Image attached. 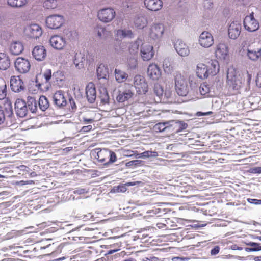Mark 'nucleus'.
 Here are the masks:
<instances>
[{
	"mask_svg": "<svg viewBox=\"0 0 261 261\" xmlns=\"http://www.w3.org/2000/svg\"><path fill=\"white\" fill-rule=\"evenodd\" d=\"M242 30L241 23L240 21L235 20L232 21L228 28V34L231 39H237L240 35Z\"/></svg>",
	"mask_w": 261,
	"mask_h": 261,
	"instance_id": "obj_15",
	"label": "nucleus"
},
{
	"mask_svg": "<svg viewBox=\"0 0 261 261\" xmlns=\"http://www.w3.org/2000/svg\"><path fill=\"white\" fill-rule=\"evenodd\" d=\"M133 32L130 30H118L115 33L117 39H122L126 37L132 38L133 37Z\"/></svg>",
	"mask_w": 261,
	"mask_h": 261,
	"instance_id": "obj_37",
	"label": "nucleus"
},
{
	"mask_svg": "<svg viewBox=\"0 0 261 261\" xmlns=\"http://www.w3.org/2000/svg\"><path fill=\"white\" fill-rule=\"evenodd\" d=\"M96 158L103 165H108L117 160L116 153L108 149H101L97 152Z\"/></svg>",
	"mask_w": 261,
	"mask_h": 261,
	"instance_id": "obj_5",
	"label": "nucleus"
},
{
	"mask_svg": "<svg viewBox=\"0 0 261 261\" xmlns=\"http://www.w3.org/2000/svg\"><path fill=\"white\" fill-rule=\"evenodd\" d=\"M23 49V45L19 41L13 42L10 46V51L14 55L20 54Z\"/></svg>",
	"mask_w": 261,
	"mask_h": 261,
	"instance_id": "obj_31",
	"label": "nucleus"
},
{
	"mask_svg": "<svg viewBox=\"0 0 261 261\" xmlns=\"http://www.w3.org/2000/svg\"><path fill=\"white\" fill-rule=\"evenodd\" d=\"M121 243H116L107 246V248L109 249L107 254H113L120 250Z\"/></svg>",
	"mask_w": 261,
	"mask_h": 261,
	"instance_id": "obj_42",
	"label": "nucleus"
},
{
	"mask_svg": "<svg viewBox=\"0 0 261 261\" xmlns=\"http://www.w3.org/2000/svg\"><path fill=\"white\" fill-rule=\"evenodd\" d=\"M256 83L258 86L261 87V71L257 74L256 79Z\"/></svg>",
	"mask_w": 261,
	"mask_h": 261,
	"instance_id": "obj_55",
	"label": "nucleus"
},
{
	"mask_svg": "<svg viewBox=\"0 0 261 261\" xmlns=\"http://www.w3.org/2000/svg\"><path fill=\"white\" fill-rule=\"evenodd\" d=\"M57 6V0H46L43 2V7L46 9H54Z\"/></svg>",
	"mask_w": 261,
	"mask_h": 261,
	"instance_id": "obj_43",
	"label": "nucleus"
},
{
	"mask_svg": "<svg viewBox=\"0 0 261 261\" xmlns=\"http://www.w3.org/2000/svg\"><path fill=\"white\" fill-rule=\"evenodd\" d=\"M180 124L176 121H172L171 122H167L165 123H159L156 124L155 126V128L157 129H159L160 132H162L165 130V128L171 126L173 127V129L175 132H179L180 131V128H179Z\"/></svg>",
	"mask_w": 261,
	"mask_h": 261,
	"instance_id": "obj_23",
	"label": "nucleus"
},
{
	"mask_svg": "<svg viewBox=\"0 0 261 261\" xmlns=\"http://www.w3.org/2000/svg\"><path fill=\"white\" fill-rule=\"evenodd\" d=\"M250 245L254 247V248L250 249L251 251H259L261 250V246H259V244L257 243H250Z\"/></svg>",
	"mask_w": 261,
	"mask_h": 261,
	"instance_id": "obj_54",
	"label": "nucleus"
},
{
	"mask_svg": "<svg viewBox=\"0 0 261 261\" xmlns=\"http://www.w3.org/2000/svg\"><path fill=\"white\" fill-rule=\"evenodd\" d=\"M133 86L138 94H145L149 89L146 80L141 75H136L134 77Z\"/></svg>",
	"mask_w": 261,
	"mask_h": 261,
	"instance_id": "obj_7",
	"label": "nucleus"
},
{
	"mask_svg": "<svg viewBox=\"0 0 261 261\" xmlns=\"http://www.w3.org/2000/svg\"><path fill=\"white\" fill-rule=\"evenodd\" d=\"M248 201L255 204H261V200L255 199H248Z\"/></svg>",
	"mask_w": 261,
	"mask_h": 261,
	"instance_id": "obj_57",
	"label": "nucleus"
},
{
	"mask_svg": "<svg viewBox=\"0 0 261 261\" xmlns=\"http://www.w3.org/2000/svg\"><path fill=\"white\" fill-rule=\"evenodd\" d=\"M15 110L16 114L20 117H25L28 113L27 103L22 99L18 98L15 103Z\"/></svg>",
	"mask_w": 261,
	"mask_h": 261,
	"instance_id": "obj_18",
	"label": "nucleus"
},
{
	"mask_svg": "<svg viewBox=\"0 0 261 261\" xmlns=\"http://www.w3.org/2000/svg\"><path fill=\"white\" fill-rule=\"evenodd\" d=\"M86 94L87 99L90 103H93L96 98V92L94 84L89 83L86 88Z\"/></svg>",
	"mask_w": 261,
	"mask_h": 261,
	"instance_id": "obj_25",
	"label": "nucleus"
},
{
	"mask_svg": "<svg viewBox=\"0 0 261 261\" xmlns=\"http://www.w3.org/2000/svg\"><path fill=\"white\" fill-rule=\"evenodd\" d=\"M69 100L71 108L72 109H75L76 108V106L74 102V100L72 98H69Z\"/></svg>",
	"mask_w": 261,
	"mask_h": 261,
	"instance_id": "obj_60",
	"label": "nucleus"
},
{
	"mask_svg": "<svg viewBox=\"0 0 261 261\" xmlns=\"http://www.w3.org/2000/svg\"><path fill=\"white\" fill-rule=\"evenodd\" d=\"M115 77L116 80L118 83H123L126 81V80L128 77V74L125 72L124 71L120 69H115Z\"/></svg>",
	"mask_w": 261,
	"mask_h": 261,
	"instance_id": "obj_36",
	"label": "nucleus"
},
{
	"mask_svg": "<svg viewBox=\"0 0 261 261\" xmlns=\"http://www.w3.org/2000/svg\"><path fill=\"white\" fill-rule=\"evenodd\" d=\"M64 23V17L60 15H53L48 16L46 19V24L48 28L57 29Z\"/></svg>",
	"mask_w": 261,
	"mask_h": 261,
	"instance_id": "obj_12",
	"label": "nucleus"
},
{
	"mask_svg": "<svg viewBox=\"0 0 261 261\" xmlns=\"http://www.w3.org/2000/svg\"><path fill=\"white\" fill-rule=\"evenodd\" d=\"M10 66L9 57L5 53H0V70H5Z\"/></svg>",
	"mask_w": 261,
	"mask_h": 261,
	"instance_id": "obj_33",
	"label": "nucleus"
},
{
	"mask_svg": "<svg viewBox=\"0 0 261 261\" xmlns=\"http://www.w3.org/2000/svg\"><path fill=\"white\" fill-rule=\"evenodd\" d=\"M243 25L245 29L249 32H255L259 28V23L255 19L253 12L244 18Z\"/></svg>",
	"mask_w": 261,
	"mask_h": 261,
	"instance_id": "obj_9",
	"label": "nucleus"
},
{
	"mask_svg": "<svg viewBox=\"0 0 261 261\" xmlns=\"http://www.w3.org/2000/svg\"><path fill=\"white\" fill-rule=\"evenodd\" d=\"M43 76L45 79L46 83H48L50 79L53 80V75L50 69L46 70L43 73Z\"/></svg>",
	"mask_w": 261,
	"mask_h": 261,
	"instance_id": "obj_51",
	"label": "nucleus"
},
{
	"mask_svg": "<svg viewBox=\"0 0 261 261\" xmlns=\"http://www.w3.org/2000/svg\"><path fill=\"white\" fill-rule=\"evenodd\" d=\"M154 93L158 97V100H156L154 98L149 97L150 100L147 101L148 103H154L156 102H160L162 99V97L164 96V90L162 86L159 84H155L153 88Z\"/></svg>",
	"mask_w": 261,
	"mask_h": 261,
	"instance_id": "obj_27",
	"label": "nucleus"
},
{
	"mask_svg": "<svg viewBox=\"0 0 261 261\" xmlns=\"http://www.w3.org/2000/svg\"><path fill=\"white\" fill-rule=\"evenodd\" d=\"M140 162V160H134V161H129L128 162V163H127L126 164V165L127 166H133L134 165V164H135V163H139Z\"/></svg>",
	"mask_w": 261,
	"mask_h": 261,
	"instance_id": "obj_62",
	"label": "nucleus"
},
{
	"mask_svg": "<svg viewBox=\"0 0 261 261\" xmlns=\"http://www.w3.org/2000/svg\"><path fill=\"white\" fill-rule=\"evenodd\" d=\"M27 106L28 107V110H30L32 113H36L38 109L37 102L35 99L31 96L27 97Z\"/></svg>",
	"mask_w": 261,
	"mask_h": 261,
	"instance_id": "obj_34",
	"label": "nucleus"
},
{
	"mask_svg": "<svg viewBox=\"0 0 261 261\" xmlns=\"http://www.w3.org/2000/svg\"><path fill=\"white\" fill-rule=\"evenodd\" d=\"M32 53L33 57L37 61H43L46 56V50L42 45L36 46Z\"/></svg>",
	"mask_w": 261,
	"mask_h": 261,
	"instance_id": "obj_24",
	"label": "nucleus"
},
{
	"mask_svg": "<svg viewBox=\"0 0 261 261\" xmlns=\"http://www.w3.org/2000/svg\"><path fill=\"white\" fill-rule=\"evenodd\" d=\"M174 47L177 53L181 56H187L190 53L189 47L181 40L178 39L175 42Z\"/></svg>",
	"mask_w": 261,
	"mask_h": 261,
	"instance_id": "obj_21",
	"label": "nucleus"
},
{
	"mask_svg": "<svg viewBox=\"0 0 261 261\" xmlns=\"http://www.w3.org/2000/svg\"><path fill=\"white\" fill-rule=\"evenodd\" d=\"M16 70L20 73H26L29 72L31 68V64L28 60L18 57L14 63Z\"/></svg>",
	"mask_w": 261,
	"mask_h": 261,
	"instance_id": "obj_14",
	"label": "nucleus"
},
{
	"mask_svg": "<svg viewBox=\"0 0 261 261\" xmlns=\"http://www.w3.org/2000/svg\"><path fill=\"white\" fill-rule=\"evenodd\" d=\"M216 57L219 60H225L228 57V47L224 43H219L216 46Z\"/></svg>",
	"mask_w": 261,
	"mask_h": 261,
	"instance_id": "obj_19",
	"label": "nucleus"
},
{
	"mask_svg": "<svg viewBox=\"0 0 261 261\" xmlns=\"http://www.w3.org/2000/svg\"><path fill=\"white\" fill-rule=\"evenodd\" d=\"M247 82L248 84H249L250 80L251 79V75L248 72H247Z\"/></svg>",
	"mask_w": 261,
	"mask_h": 261,
	"instance_id": "obj_64",
	"label": "nucleus"
},
{
	"mask_svg": "<svg viewBox=\"0 0 261 261\" xmlns=\"http://www.w3.org/2000/svg\"><path fill=\"white\" fill-rule=\"evenodd\" d=\"M97 74L98 79H106L109 76L108 68L104 65L100 64L97 68Z\"/></svg>",
	"mask_w": 261,
	"mask_h": 261,
	"instance_id": "obj_35",
	"label": "nucleus"
},
{
	"mask_svg": "<svg viewBox=\"0 0 261 261\" xmlns=\"http://www.w3.org/2000/svg\"><path fill=\"white\" fill-rule=\"evenodd\" d=\"M210 92V87L206 83L201 84L199 87V92L202 95H206Z\"/></svg>",
	"mask_w": 261,
	"mask_h": 261,
	"instance_id": "obj_46",
	"label": "nucleus"
},
{
	"mask_svg": "<svg viewBox=\"0 0 261 261\" xmlns=\"http://www.w3.org/2000/svg\"><path fill=\"white\" fill-rule=\"evenodd\" d=\"M37 103L40 109L43 111L46 110L49 106L47 98L44 95H41L39 97Z\"/></svg>",
	"mask_w": 261,
	"mask_h": 261,
	"instance_id": "obj_38",
	"label": "nucleus"
},
{
	"mask_svg": "<svg viewBox=\"0 0 261 261\" xmlns=\"http://www.w3.org/2000/svg\"><path fill=\"white\" fill-rule=\"evenodd\" d=\"M252 172L254 173H261V167H257L252 169Z\"/></svg>",
	"mask_w": 261,
	"mask_h": 261,
	"instance_id": "obj_59",
	"label": "nucleus"
},
{
	"mask_svg": "<svg viewBox=\"0 0 261 261\" xmlns=\"http://www.w3.org/2000/svg\"><path fill=\"white\" fill-rule=\"evenodd\" d=\"M244 79L240 75H237L234 71L227 72V83L229 88L233 91H238L244 85Z\"/></svg>",
	"mask_w": 261,
	"mask_h": 261,
	"instance_id": "obj_4",
	"label": "nucleus"
},
{
	"mask_svg": "<svg viewBox=\"0 0 261 261\" xmlns=\"http://www.w3.org/2000/svg\"><path fill=\"white\" fill-rule=\"evenodd\" d=\"M7 95V86L6 82L2 78H0V99H4Z\"/></svg>",
	"mask_w": 261,
	"mask_h": 261,
	"instance_id": "obj_40",
	"label": "nucleus"
},
{
	"mask_svg": "<svg viewBox=\"0 0 261 261\" xmlns=\"http://www.w3.org/2000/svg\"><path fill=\"white\" fill-rule=\"evenodd\" d=\"M133 95L134 93L130 90H125L124 91H119L116 99L119 102H123L132 98Z\"/></svg>",
	"mask_w": 261,
	"mask_h": 261,
	"instance_id": "obj_32",
	"label": "nucleus"
},
{
	"mask_svg": "<svg viewBox=\"0 0 261 261\" xmlns=\"http://www.w3.org/2000/svg\"><path fill=\"white\" fill-rule=\"evenodd\" d=\"M139 50V45L136 42L132 43L129 47V51L131 54H135Z\"/></svg>",
	"mask_w": 261,
	"mask_h": 261,
	"instance_id": "obj_49",
	"label": "nucleus"
},
{
	"mask_svg": "<svg viewBox=\"0 0 261 261\" xmlns=\"http://www.w3.org/2000/svg\"><path fill=\"white\" fill-rule=\"evenodd\" d=\"M73 33L69 30H65L63 35H55L49 39L50 45L57 50H63L67 45L68 40H71L73 38Z\"/></svg>",
	"mask_w": 261,
	"mask_h": 261,
	"instance_id": "obj_2",
	"label": "nucleus"
},
{
	"mask_svg": "<svg viewBox=\"0 0 261 261\" xmlns=\"http://www.w3.org/2000/svg\"><path fill=\"white\" fill-rule=\"evenodd\" d=\"M98 97L100 99L101 103L103 105L108 103L109 101V96L106 90H103V91H100Z\"/></svg>",
	"mask_w": 261,
	"mask_h": 261,
	"instance_id": "obj_47",
	"label": "nucleus"
},
{
	"mask_svg": "<svg viewBox=\"0 0 261 261\" xmlns=\"http://www.w3.org/2000/svg\"><path fill=\"white\" fill-rule=\"evenodd\" d=\"M8 4L13 7H20L27 3V0H8Z\"/></svg>",
	"mask_w": 261,
	"mask_h": 261,
	"instance_id": "obj_44",
	"label": "nucleus"
},
{
	"mask_svg": "<svg viewBox=\"0 0 261 261\" xmlns=\"http://www.w3.org/2000/svg\"><path fill=\"white\" fill-rule=\"evenodd\" d=\"M95 31L100 39L106 40V42L103 43V47L106 49L109 48L108 42H110V40H113L112 32L104 27L98 26L95 28Z\"/></svg>",
	"mask_w": 261,
	"mask_h": 261,
	"instance_id": "obj_13",
	"label": "nucleus"
},
{
	"mask_svg": "<svg viewBox=\"0 0 261 261\" xmlns=\"http://www.w3.org/2000/svg\"><path fill=\"white\" fill-rule=\"evenodd\" d=\"M116 12L111 8H103L100 10L97 14L98 19L105 23L110 22L115 17Z\"/></svg>",
	"mask_w": 261,
	"mask_h": 261,
	"instance_id": "obj_10",
	"label": "nucleus"
},
{
	"mask_svg": "<svg viewBox=\"0 0 261 261\" xmlns=\"http://www.w3.org/2000/svg\"><path fill=\"white\" fill-rule=\"evenodd\" d=\"M134 23L136 28L139 29H142L146 26L147 20L145 17L140 16L135 19Z\"/></svg>",
	"mask_w": 261,
	"mask_h": 261,
	"instance_id": "obj_39",
	"label": "nucleus"
},
{
	"mask_svg": "<svg viewBox=\"0 0 261 261\" xmlns=\"http://www.w3.org/2000/svg\"><path fill=\"white\" fill-rule=\"evenodd\" d=\"M158 155V152L156 151H146L141 153H137L136 158H146L150 156L156 157Z\"/></svg>",
	"mask_w": 261,
	"mask_h": 261,
	"instance_id": "obj_45",
	"label": "nucleus"
},
{
	"mask_svg": "<svg viewBox=\"0 0 261 261\" xmlns=\"http://www.w3.org/2000/svg\"><path fill=\"white\" fill-rule=\"evenodd\" d=\"M53 99L55 104L59 107L65 106L67 104L66 98L61 90L58 91L54 94Z\"/></svg>",
	"mask_w": 261,
	"mask_h": 261,
	"instance_id": "obj_28",
	"label": "nucleus"
},
{
	"mask_svg": "<svg viewBox=\"0 0 261 261\" xmlns=\"http://www.w3.org/2000/svg\"><path fill=\"white\" fill-rule=\"evenodd\" d=\"M220 250V248L219 246H215L211 251V255H216L218 254Z\"/></svg>",
	"mask_w": 261,
	"mask_h": 261,
	"instance_id": "obj_53",
	"label": "nucleus"
},
{
	"mask_svg": "<svg viewBox=\"0 0 261 261\" xmlns=\"http://www.w3.org/2000/svg\"><path fill=\"white\" fill-rule=\"evenodd\" d=\"M198 42L203 47H210L214 44L213 36L210 32L204 31L200 35Z\"/></svg>",
	"mask_w": 261,
	"mask_h": 261,
	"instance_id": "obj_16",
	"label": "nucleus"
},
{
	"mask_svg": "<svg viewBox=\"0 0 261 261\" xmlns=\"http://www.w3.org/2000/svg\"><path fill=\"white\" fill-rule=\"evenodd\" d=\"M92 128V125H89L87 126H84L82 127L81 130L84 132H88L90 131V130H91Z\"/></svg>",
	"mask_w": 261,
	"mask_h": 261,
	"instance_id": "obj_56",
	"label": "nucleus"
},
{
	"mask_svg": "<svg viewBox=\"0 0 261 261\" xmlns=\"http://www.w3.org/2000/svg\"><path fill=\"white\" fill-rule=\"evenodd\" d=\"M94 122V120L93 119H87L84 118H83V122L85 123H91Z\"/></svg>",
	"mask_w": 261,
	"mask_h": 261,
	"instance_id": "obj_63",
	"label": "nucleus"
},
{
	"mask_svg": "<svg viewBox=\"0 0 261 261\" xmlns=\"http://www.w3.org/2000/svg\"><path fill=\"white\" fill-rule=\"evenodd\" d=\"M25 32L28 37L37 39L42 34V30L39 25L32 24L25 28Z\"/></svg>",
	"mask_w": 261,
	"mask_h": 261,
	"instance_id": "obj_17",
	"label": "nucleus"
},
{
	"mask_svg": "<svg viewBox=\"0 0 261 261\" xmlns=\"http://www.w3.org/2000/svg\"><path fill=\"white\" fill-rule=\"evenodd\" d=\"M164 31L165 27L163 24L153 23L150 28L149 37L152 40L159 41L162 38Z\"/></svg>",
	"mask_w": 261,
	"mask_h": 261,
	"instance_id": "obj_8",
	"label": "nucleus"
},
{
	"mask_svg": "<svg viewBox=\"0 0 261 261\" xmlns=\"http://www.w3.org/2000/svg\"><path fill=\"white\" fill-rule=\"evenodd\" d=\"M219 71V64L217 61L214 60L206 64L200 63L197 65L196 74L201 79H206L210 76H214Z\"/></svg>",
	"mask_w": 261,
	"mask_h": 261,
	"instance_id": "obj_1",
	"label": "nucleus"
},
{
	"mask_svg": "<svg viewBox=\"0 0 261 261\" xmlns=\"http://www.w3.org/2000/svg\"><path fill=\"white\" fill-rule=\"evenodd\" d=\"M175 89L178 95L181 96H186L188 93L189 88L186 77L179 72L174 74Z\"/></svg>",
	"mask_w": 261,
	"mask_h": 261,
	"instance_id": "obj_3",
	"label": "nucleus"
},
{
	"mask_svg": "<svg viewBox=\"0 0 261 261\" xmlns=\"http://www.w3.org/2000/svg\"><path fill=\"white\" fill-rule=\"evenodd\" d=\"M147 74L153 81L158 80L161 76V71L155 64H150L147 68Z\"/></svg>",
	"mask_w": 261,
	"mask_h": 261,
	"instance_id": "obj_20",
	"label": "nucleus"
},
{
	"mask_svg": "<svg viewBox=\"0 0 261 261\" xmlns=\"http://www.w3.org/2000/svg\"><path fill=\"white\" fill-rule=\"evenodd\" d=\"M65 79V75L62 71L58 70L53 74V81L54 83L59 84V82L63 81Z\"/></svg>",
	"mask_w": 261,
	"mask_h": 261,
	"instance_id": "obj_41",
	"label": "nucleus"
},
{
	"mask_svg": "<svg viewBox=\"0 0 261 261\" xmlns=\"http://www.w3.org/2000/svg\"><path fill=\"white\" fill-rule=\"evenodd\" d=\"M144 3L146 8L150 11H158L163 6L161 0H144Z\"/></svg>",
	"mask_w": 261,
	"mask_h": 261,
	"instance_id": "obj_26",
	"label": "nucleus"
},
{
	"mask_svg": "<svg viewBox=\"0 0 261 261\" xmlns=\"http://www.w3.org/2000/svg\"><path fill=\"white\" fill-rule=\"evenodd\" d=\"M172 95V92L170 90H165L164 93V96L167 98H169Z\"/></svg>",
	"mask_w": 261,
	"mask_h": 261,
	"instance_id": "obj_61",
	"label": "nucleus"
},
{
	"mask_svg": "<svg viewBox=\"0 0 261 261\" xmlns=\"http://www.w3.org/2000/svg\"><path fill=\"white\" fill-rule=\"evenodd\" d=\"M118 192H124L126 190V188L124 186H118L117 187Z\"/></svg>",
	"mask_w": 261,
	"mask_h": 261,
	"instance_id": "obj_58",
	"label": "nucleus"
},
{
	"mask_svg": "<svg viewBox=\"0 0 261 261\" xmlns=\"http://www.w3.org/2000/svg\"><path fill=\"white\" fill-rule=\"evenodd\" d=\"M86 61V58L84 54L81 52L75 53L73 63L77 69L84 68Z\"/></svg>",
	"mask_w": 261,
	"mask_h": 261,
	"instance_id": "obj_29",
	"label": "nucleus"
},
{
	"mask_svg": "<svg viewBox=\"0 0 261 261\" xmlns=\"http://www.w3.org/2000/svg\"><path fill=\"white\" fill-rule=\"evenodd\" d=\"M10 87L14 92H20L25 89V85L22 77L20 75L12 76L10 80Z\"/></svg>",
	"mask_w": 261,
	"mask_h": 261,
	"instance_id": "obj_11",
	"label": "nucleus"
},
{
	"mask_svg": "<svg viewBox=\"0 0 261 261\" xmlns=\"http://www.w3.org/2000/svg\"><path fill=\"white\" fill-rule=\"evenodd\" d=\"M260 53V48H248L246 56L247 58L253 62H258Z\"/></svg>",
	"mask_w": 261,
	"mask_h": 261,
	"instance_id": "obj_30",
	"label": "nucleus"
},
{
	"mask_svg": "<svg viewBox=\"0 0 261 261\" xmlns=\"http://www.w3.org/2000/svg\"><path fill=\"white\" fill-rule=\"evenodd\" d=\"M141 57L144 61L150 60L154 56L153 47L150 44H143L141 50Z\"/></svg>",
	"mask_w": 261,
	"mask_h": 261,
	"instance_id": "obj_22",
	"label": "nucleus"
},
{
	"mask_svg": "<svg viewBox=\"0 0 261 261\" xmlns=\"http://www.w3.org/2000/svg\"><path fill=\"white\" fill-rule=\"evenodd\" d=\"M163 67L165 72H170L172 67L168 59H165L163 62Z\"/></svg>",
	"mask_w": 261,
	"mask_h": 261,
	"instance_id": "obj_48",
	"label": "nucleus"
},
{
	"mask_svg": "<svg viewBox=\"0 0 261 261\" xmlns=\"http://www.w3.org/2000/svg\"><path fill=\"white\" fill-rule=\"evenodd\" d=\"M15 119L11 108L7 109L0 106V125L10 126L14 123Z\"/></svg>",
	"mask_w": 261,
	"mask_h": 261,
	"instance_id": "obj_6",
	"label": "nucleus"
},
{
	"mask_svg": "<svg viewBox=\"0 0 261 261\" xmlns=\"http://www.w3.org/2000/svg\"><path fill=\"white\" fill-rule=\"evenodd\" d=\"M138 65L137 59L135 58H130L128 62V67L130 69H135Z\"/></svg>",
	"mask_w": 261,
	"mask_h": 261,
	"instance_id": "obj_50",
	"label": "nucleus"
},
{
	"mask_svg": "<svg viewBox=\"0 0 261 261\" xmlns=\"http://www.w3.org/2000/svg\"><path fill=\"white\" fill-rule=\"evenodd\" d=\"M137 151H132V150H126L124 151V155L126 156H132L133 155H135V156L136 157V155H137Z\"/></svg>",
	"mask_w": 261,
	"mask_h": 261,
	"instance_id": "obj_52",
	"label": "nucleus"
}]
</instances>
